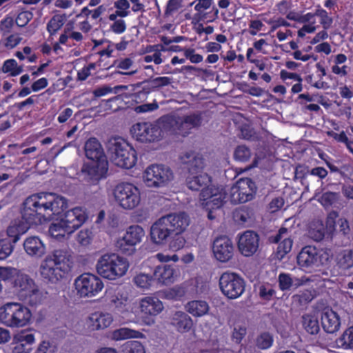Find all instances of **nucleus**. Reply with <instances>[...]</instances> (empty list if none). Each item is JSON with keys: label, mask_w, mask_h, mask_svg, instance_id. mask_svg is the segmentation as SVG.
Masks as SVG:
<instances>
[{"label": "nucleus", "mask_w": 353, "mask_h": 353, "mask_svg": "<svg viewBox=\"0 0 353 353\" xmlns=\"http://www.w3.org/2000/svg\"><path fill=\"white\" fill-rule=\"evenodd\" d=\"M68 208V200L55 193L41 192L31 194L23 202L21 219L28 225H39L61 214Z\"/></svg>", "instance_id": "obj_1"}, {"label": "nucleus", "mask_w": 353, "mask_h": 353, "mask_svg": "<svg viewBox=\"0 0 353 353\" xmlns=\"http://www.w3.org/2000/svg\"><path fill=\"white\" fill-rule=\"evenodd\" d=\"M184 168L188 170L186 177L187 187L192 190L200 192V201H205L214 196V206H223L226 199V194L223 189L212 184V177L203 172L204 159L202 155L194 152H187L181 157Z\"/></svg>", "instance_id": "obj_2"}, {"label": "nucleus", "mask_w": 353, "mask_h": 353, "mask_svg": "<svg viewBox=\"0 0 353 353\" xmlns=\"http://www.w3.org/2000/svg\"><path fill=\"white\" fill-rule=\"evenodd\" d=\"M8 283L13 292L30 306L37 307L44 303L48 292L36 283L28 274L14 268H11Z\"/></svg>", "instance_id": "obj_3"}, {"label": "nucleus", "mask_w": 353, "mask_h": 353, "mask_svg": "<svg viewBox=\"0 0 353 353\" xmlns=\"http://www.w3.org/2000/svg\"><path fill=\"white\" fill-rule=\"evenodd\" d=\"M189 225L185 212L170 213L158 219L150 228V239L156 245H165L174 234L183 233Z\"/></svg>", "instance_id": "obj_4"}, {"label": "nucleus", "mask_w": 353, "mask_h": 353, "mask_svg": "<svg viewBox=\"0 0 353 353\" xmlns=\"http://www.w3.org/2000/svg\"><path fill=\"white\" fill-rule=\"evenodd\" d=\"M71 263V255L68 250H54L41 263V276L46 282L57 283L70 272Z\"/></svg>", "instance_id": "obj_5"}, {"label": "nucleus", "mask_w": 353, "mask_h": 353, "mask_svg": "<svg viewBox=\"0 0 353 353\" xmlns=\"http://www.w3.org/2000/svg\"><path fill=\"white\" fill-rule=\"evenodd\" d=\"M29 308L20 303L9 302L0 307V321L11 328L27 325L31 319Z\"/></svg>", "instance_id": "obj_6"}, {"label": "nucleus", "mask_w": 353, "mask_h": 353, "mask_svg": "<svg viewBox=\"0 0 353 353\" xmlns=\"http://www.w3.org/2000/svg\"><path fill=\"white\" fill-rule=\"evenodd\" d=\"M128 268V260L115 253L102 255L96 265L97 273L109 280H116L123 276L125 274Z\"/></svg>", "instance_id": "obj_7"}, {"label": "nucleus", "mask_w": 353, "mask_h": 353, "mask_svg": "<svg viewBox=\"0 0 353 353\" xmlns=\"http://www.w3.org/2000/svg\"><path fill=\"white\" fill-rule=\"evenodd\" d=\"M110 150L112 161L118 167L130 169L137 161L136 150L123 139L116 141L110 148Z\"/></svg>", "instance_id": "obj_8"}, {"label": "nucleus", "mask_w": 353, "mask_h": 353, "mask_svg": "<svg viewBox=\"0 0 353 353\" xmlns=\"http://www.w3.org/2000/svg\"><path fill=\"white\" fill-rule=\"evenodd\" d=\"M219 286L225 296L230 299H235L244 292L245 283L239 274L228 270L221 274Z\"/></svg>", "instance_id": "obj_9"}, {"label": "nucleus", "mask_w": 353, "mask_h": 353, "mask_svg": "<svg viewBox=\"0 0 353 353\" xmlns=\"http://www.w3.org/2000/svg\"><path fill=\"white\" fill-rule=\"evenodd\" d=\"M114 196L119 205L125 210L135 208L141 201L139 188L130 183H120L114 189Z\"/></svg>", "instance_id": "obj_10"}, {"label": "nucleus", "mask_w": 353, "mask_h": 353, "mask_svg": "<svg viewBox=\"0 0 353 353\" xmlns=\"http://www.w3.org/2000/svg\"><path fill=\"white\" fill-rule=\"evenodd\" d=\"M74 286L81 297H92L102 290L103 283L93 274L83 273L75 279Z\"/></svg>", "instance_id": "obj_11"}, {"label": "nucleus", "mask_w": 353, "mask_h": 353, "mask_svg": "<svg viewBox=\"0 0 353 353\" xmlns=\"http://www.w3.org/2000/svg\"><path fill=\"white\" fill-rule=\"evenodd\" d=\"M173 177L171 169L161 164H152L144 172L143 178L148 187L164 186Z\"/></svg>", "instance_id": "obj_12"}, {"label": "nucleus", "mask_w": 353, "mask_h": 353, "mask_svg": "<svg viewBox=\"0 0 353 353\" xmlns=\"http://www.w3.org/2000/svg\"><path fill=\"white\" fill-rule=\"evenodd\" d=\"M144 235L145 232L142 227L138 225H131L128 228L124 236L117 241L116 247L121 253L131 255L134 252L135 245L141 241Z\"/></svg>", "instance_id": "obj_13"}, {"label": "nucleus", "mask_w": 353, "mask_h": 353, "mask_svg": "<svg viewBox=\"0 0 353 353\" xmlns=\"http://www.w3.org/2000/svg\"><path fill=\"white\" fill-rule=\"evenodd\" d=\"M130 132L132 137L141 143L154 142L162 136L161 127L150 122L137 123L132 125Z\"/></svg>", "instance_id": "obj_14"}, {"label": "nucleus", "mask_w": 353, "mask_h": 353, "mask_svg": "<svg viewBox=\"0 0 353 353\" xmlns=\"http://www.w3.org/2000/svg\"><path fill=\"white\" fill-rule=\"evenodd\" d=\"M108 169L107 160L90 161L83 163L81 172L85 178L92 183H97L106 176Z\"/></svg>", "instance_id": "obj_15"}, {"label": "nucleus", "mask_w": 353, "mask_h": 353, "mask_svg": "<svg viewBox=\"0 0 353 353\" xmlns=\"http://www.w3.org/2000/svg\"><path fill=\"white\" fill-rule=\"evenodd\" d=\"M234 248L232 241L226 236L216 238L212 244L215 259L222 263L228 262L234 255Z\"/></svg>", "instance_id": "obj_16"}, {"label": "nucleus", "mask_w": 353, "mask_h": 353, "mask_svg": "<svg viewBox=\"0 0 353 353\" xmlns=\"http://www.w3.org/2000/svg\"><path fill=\"white\" fill-rule=\"evenodd\" d=\"M160 121L162 128L170 134L185 137L191 133V130L184 123L182 116L166 115L162 117Z\"/></svg>", "instance_id": "obj_17"}, {"label": "nucleus", "mask_w": 353, "mask_h": 353, "mask_svg": "<svg viewBox=\"0 0 353 353\" xmlns=\"http://www.w3.org/2000/svg\"><path fill=\"white\" fill-rule=\"evenodd\" d=\"M254 183L250 178H244L237 182L232 189V201L236 203H245L252 199L254 192Z\"/></svg>", "instance_id": "obj_18"}, {"label": "nucleus", "mask_w": 353, "mask_h": 353, "mask_svg": "<svg viewBox=\"0 0 353 353\" xmlns=\"http://www.w3.org/2000/svg\"><path fill=\"white\" fill-rule=\"evenodd\" d=\"M259 245V236L254 231L244 232L239 239L238 248L245 256H251L256 253Z\"/></svg>", "instance_id": "obj_19"}, {"label": "nucleus", "mask_w": 353, "mask_h": 353, "mask_svg": "<svg viewBox=\"0 0 353 353\" xmlns=\"http://www.w3.org/2000/svg\"><path fill=\"white\" fill-rule=\"evenodd\" d=\"M88 218L85 209L81 207H75L66 211L61 220L68 225L70 231L74 232L85 223Z\"/></svg>", "instance_id": "obj_20"}, {"label": "nucleus", "mask_w": 353, "mask_h": 353, "mask_svg": "<svg viewBox=\"0 0 353 353\" xmlns=\"http://www.w3.org/2000/svg\"><path fill=\"white\" fill-rule=\"evenodd\" d=\"M319 261V250L314 246L306 245L303 247L297 256V263L303 270L318 266Z\"/></svg>", "instance_id": "obj_21"}, {"label": "nucleus", "mask_w": 353, "mask_h": 353, "mask_svg": "<svg viewBox=\"0 0 353 353\" xmlns=\"http://www.w3.org/2000/svg\"><path fill=\"white\" fill-rule=\"evenodd\" d=\"M139 307L145 316H155L163 310V305L157 297L148 296L140 299Z\"/></svg>", "instance_id": "obj_22"}, {"label": "nucleus", "mask_w": 353, "mask_h": 353, "mask_svg": "<svg viewBox=\"0 0 353 353\" xmlns=\"http://www.w3.org/2000/svg\"><path fill=\"white\" fill-rule=\"evenodd\" d=\"M85 157L90 161L107 160L101 143L95 137L88 139L84 145Z\"/></svg>", "instance_id": "obj_23"}, {"label": "nucleus", "mask_w": 353, "mask_h": 353, "mask_svg": "<svg viewBox=\"0 0 353 353\" xmlns=\"http://www.w3.org/2000/svg\"><path fill=\"white\" fill-rule=\"evenodd\" d=\"M112 321L113 318L110 313L96 312L89 316L87 323L90 330H100L108 327Z\"/></svg>", "instance_id": "obj_24"}, {"label": "nucleus", "mask_w": 353, "mask_h": 353, "mask_svg": "<svg viewBox=\"0 0 353 353\" xmlns=\"http://www.w3.org/2000/svg\"><path fill=\"white\" fill-rule=\"evenodd\" d=\"M23 246L26 253L31 257L40 258L46 253L45 244L36 236L26 238Z\"/></svg>", "instance_id": "obj_25"}, {"label": "nucleus", "mask_w": 353, "mask_h": 353, "mask_svg": "<svg viewBox=\"0 0 353 353\" xmlns=\"http://www.w3.org/2000/svg\"><path fill=\"white\" fill-rule=\"evenodd\" d=\"M155 283L158 284L169 285L174 281L176 271L170 265H158L154 272Z\"/></svg>", "instance_id": "obj_26"}, {"label": "nucleus", "mask_w": 353, "mask_h": 353, "mask_svg": "<svg viewBox=\"0 0 353 353\" xmlns=\"http://www.w3.org/2000/svg\"><path fill=\"white\" fill-rule=\"evenodd\" d=\"M321 325L325 332L334 333L340 327V318L332 310H325L321 314Z\"/></svg>", "instance_id": "obj_27"}, {"label": "nucleus", "mask_w": 353, "mask_h": 353, "mask_svg": "<svg viewBox=\"0 0 353 353\" xmlns=\"http://www.w3.org/2000/svg\"><path fill=\"white\" fill-rule=\"evenodd\" d=\"M171 323L181 333L189 332L193 325L191 317L182 311H177L173 314Z\"/></svg>", "instance_id": "obj_28"}, {"label": "nucleus", "mask_w": 353, "mask_h": 353, "mask_svg": "<svg viewBox=\"0 0 353 353\" xmlns=\"http://www.w3.org/2000/svg\"><path fill=\"white\" fill-rule=\"evenodd\" d=\"M30 228L28 224L21 220H14L12 221L8 227L6 232L10 238H12L11 241L14 245L21 238V235L25 234Z\"/></svg>", "instance_id": "obj_29"}, {"label": "nucleus", "mask_w": 353, "mask_h": 353, "mask_svg": "<svg viewBox=\"0 0 353 353\" xmlns=\"http://www.w3.org/2000/svg\"><path fill=\"white\" fill-rule=\"evenodd\" d=\"M233 219L239 225H249L254 219L253 209L248 206L239 207L234 211Z\"/></svg>", "instance_id": "obj_30"}, {"label": "nucleus", "mask_w": 353, "mask_h": 353, "mask_svg": "<svg viewBox=\"0 0 353 353\" xmlns=\"http://www.w3.org/2000/svg\"><path fill=\"white\" fill-rule=\"evenodd\" d=\"M185 310L192 316L200 317L208 312L209 305L205 301L193 300L186 304Z\"/></svg>", "instance_id": "obj_31"}, {"label": "nucleus", "mask_w": 353, "mask_h": 353, "mask_svg": "<svg viewBox=\"0 0 353 353\" xmlns=\"http://www.w3.org/2000/svg\"><path fill=\"white\" fill-rule=\"evenodd\" d=\"M48 232L53 239L59 241H61L65 239L66 236L73 233L72 231H70L68 225L63 223L61 219L58 222L52 223L50 225Z\"/></svg>", "instance_id": "obj_32"}, {"label": "nucleus", "mask_w": 353, "mask_h": 353, "mask_svg": "<svg viewBox=\"0 0 353 353\" xmlns=\"http://www.w3.org/2000/svg\"><path fill=\"white\" fill-rule=\"evenodd\" d=\"M151 92V90L144 81L136 85L135 92L130 95V98L134 103H141L148 99Z\"/></svg>", "instance_id": "obj_33"}, {"label": "nucleus", "mask_w": 353, "mask_h": 353, "mask_svg": "<svg viewBox=\"0 0 353 353\" xmlns=\"http://www.w3.org/2000/svg\"><path fill=\"white\" fill-rule=\"evenodd\" d=\"M302 324L305 330L310 334H316L320 330L319 321L313 315L304 314L302 316Z\"/></svg>", "instance_id": "obj_34"}, {"label": "nucleus", "mask_w": 353, "mask_h": 353, "mask_svg": "<svg viewBox=\"0 0 353 353\" xmlns=\"http://www.w3.org/2000/svg\"><path fill=\"white\" fill-rule=\"evenodd\" d=\"M327 135L336 142L344 144L349 152L353 154V139H350L344 131L337 133L331 130L327 132Z\"/></svg>", "instance_id": "obj_35"}, {"label": "nucleus", "mask_w": 353, "mask_h": 353, "mask_svg": "<svg viewBox=\"0 0 353 353\" xmlns=\"http://www.w3.org/2000/svg\"><path fill=\"white\" fill-rule=\"evenodd\" d=\"M66 20L65 14L54 15L47 24V30L50 35H54L61 29Z\"/></svg>", "instance_id": "obj_36"}, {"label": "nucleus", "mask_w": 353, "mask_h": 353, "mask_svg": "<svg viewBox=\"0 0 353 353\" xmlns=\"http://www.w3.org/2000/svg\"><path fill=\"white\" fill-rule=\"evenodd\" d=\"M141 333L139 331L127 327H121L112 332V338L116 341L125 340L131 338H138Z\"/></svg>", "instance_id": "obj_37"}, {"label": "nucleus", "mask_w": 353, "mask_h": 353, "mask_svg": "<svg viewBox=\"0 0 353 353\" xmlns=\"http://www.w3.org/2000/svg\"><path fill=\"white\" fill-rule=\"evenodd\" d=\"M1 71L3 73H9L12 77H16L23 72V67L18 65L15 59H10L3 62Z\"/></svg>", "instance_id": "obj_38"}, {"label": "nucleus", "mask_w": 353, "mask_h": 353, "mask_svg": "<svg viewBox=\"0 0 353 353\" xmlns=\"http://www.w3.org/2000/svg\"><path fill=\"white\" fill-rule=\"evenodd\" d=\"M14 340L16 343H19L21 347L26 345H32L34 342V335L30 330H21L14 336Z\"/></svg>", "instance_id": "obj_39"}, {"label": "nucleus", "mask_w": 353, "mask_h": 353, "mask_svg": "<svg viewBox=\"0 0 353 353\" xmlns=\"http://www.w3.org/2000/svg\"><path fill=\"white\" fill-rule=\"evenodd\" d=\"M145 81L152 92L170 85L172 83V78L170 77H159Z\"/></svg>", "instance_id": "obj_40"}, {"label": "nucleus", "mask_w": 353, "mask_h": 353, "mask_svg": "<svg viewBox=\"0 0 353 353\" xmlns=\"http://www.w3.org/2000/svg\"><path fill=\"white\" fill-rule=\"evenodd\" d=\"M336 342L345 350L353 349V326L347 328Z\"/></svg>", "instance_id": "obj_41"}, {"label": "nucleus", "mask_w": 353, "mask_h": 353, "mask_svg": "<svg viewBox=\"0 0 353 353\" xmlns=\"http://www.w3.org/2000/svg\"><path fill=\"white\" fill-rule=\"evenodd\" d=\"M293 245V240L290 237H285L279 243L276 256L278 259L282 260L284 256L288 254L291 250Z\"/></svg>", "instance_id": "obj_42"}, {"label": "nucleus", "mask_w": 353, "mask_h": 353, "mask_svg": "<svg viewBox=\"0 0 353 353\" xmlns=\"http://www.w3.org/2000/svg\"><path fill=\"white\" fill-rule=\"evenodd\" d=\"M339 199V194L327 191L323 192L318 199V201L325 208H329L337 203Z\"/></svg>", "instance_id": "obj_43"}, {"label": "nucleus", "mask_w": 353, "mask_h": 353, "mask_svg": "<svg viewBox=\"0 0 353 353\" xmlns=\"http://www.w3.org/2000/svg\"><path fill=\"white\" fill-rule=\"evenodd\" d=\"M134 282L136 285L142 289H148L155 283L154 275L148 274L140 273L134 276Z\"/></svg>", "instance_id": "obj_44"}, {"label": "nucleus", "mask_w": 353, "mask_h": 353, "mask_svg": "<svg viewBox=\"0 0 353 353\" xmlns=\"http://www.w3.org/2000/svg\"><path fill=\"white\" fill-rule=\"evenodd\" d=\"M251 157L250 149L245 145H238L234 152V158L236 161L248 162Z\"/></svg>", "instance_id": "obj_45"}, {"label": "nucleus", "mask_w": 353, "mask_h": 353, "mask_svg": "<svg viewBox=\"0 0 353 353\" xmlns=\"http://www.w3.org/2000/svg\"><path fill=\"white\" fill-rule=\"evenodd\" d=\"M14 245L9 239H0V260H5L13 252Z\"/></svg>", "instance_id": "obj_46"}, {"label": "nucleus", "mask_w": 353, "mask_h": 353, "mask_svg": "<svg viewBox=\"0 0 353 353\" xmlns=\"http://www.w3.org/2000/svg\"><path fill=\"white\" fill-rule=\"evenodd\" d=\"M123 353H145L142 343L137 341H128L122 345Z\"/></svg>", "instance_id": "obj_47"}, {"label": "nucleus", "mask_w": 353, "mask_h": 353, "mask_svg": "<svg viewBox=\"0 0 353 353\" xmlns=\"http://www.w3.org/2000/svg\"><path fill=\"white\" fill-rule=\"evenodd\" d=\"M182 117L184 119V123L188 125L191 130L193 128L199 127L202 123L203 119L201 112L192 113Z\"/></svg>", "instance_id": "obj_48"}, {"label": "nucleus", "mask_w": 353, "mask_h": 353, "mask_svg": "<svg viewBox=\"0 0 353 353\" xmlns=\"http://www.w3.org/2000/svg\"><path fill=\"white\" fill-rule=\"evenodd\" d=\"M273 341L272 334L269 332H263L256 338V344L259 348L265 350L272 345Z\"/></svg>", "instance_id": "obj_49"}, {"label": "nucleus", "mask_w": 353, "mask_h": 353, "mask_svg": "<svg viewBox=\"0 0 353 353\" xmlns=\"http://www.w3.org/2000/svg\"><path fill=\"white\" fill-rule=\"evenodd\" d=\"M278 282L279 289L283 292L290 290L293 285V279L288 273H280L278 276Z\"/></svg>", "instance_id": "obj_50"}, {"label": "nucleus", "mask_w": 353, "mask_h": 353, "mask_svg": "<svg viewBox=\"0 0 353 353\" xmlns=\"http://www.w3.org/2000/svg\"><path fill=\"white\" fill-rule=\"evenodd\" d=\"M315 14L320 17V23L322 25L323 29L327 30L331 27L333 23V19L328 15V13L325 10L321 8H318L316 10Z\"/></svg>", "instance_id": "obj_51"}, {"label": "nucleus", "mask_w": 353, "mask_h": 353, "mask_svg": "<svg viewBox=\"0 0 353 353\" xmlns=\"http://www.w3.org/2000/svg\"><path fill=\"white\" fill-rule=\"evenodd\" d=\"M182 233L173 235L169 240V247L174 251L182 249L185 244V239L181 235Z\"/></svg>", "instance_id": "obj_52"}, {"label": "nucleus", "mask_w": 353, "mask_h": 353, "mask_svg": "<svg viewBox=\"0 0 353 353\" xmlns=\"http://www.w3.org/2000/svg\"><path fill=\"white\" fill-rule=\"evenodd\" d=\"M114 6L116 10L119 12L121 18L126 17L130 13L129 11L130 5L128 0H117L114 3Z\"/></svg>", "instance_id": "obj_53"}, {"label": "nucleus", "mask_w": 353, "mask_h": 353, "mask_svg": "<svg viewBox=\"0 0 353 353\" xmlns=\"http://www.w3.org/2000/svg\"><path fill=\"white\" fill-rule=\"evenodd\" d=\"M33 14L31 11L21 10L17 16L15 23L19 27L26 26L32 19Z\"/></svg>", "instance_id": "obj_54"}, {"label": "nucleus", "mask_w": 353, "mask_h": 353, "mask_svg": "<svg viewBox=\"0 0 353 353\" xmlns=\"http://www.w3.org/2000/svg\"><path fill=\"white\" fill-rule=\"evenodd\" d=\"M213 201L214 196H212L208 199H206L205 201H200L201 205H202L203 208L208 212V218L210 220H213L215 218V216L213 215V210H218L222 207L219 206L217 208H215V206H214V203H215V202Z\"/></svg>", "instance_id": "obj_55"}, {"label": "nucleus", "mask_w": 353, "mask_h": 353, "mask_svg": "<svg viewBox=\"0 0 353 353\" xmlns=\"http://www.w3.org/2000/svg\"><path fill=\"white\" fill-rule=\"evenodd\" d=\"M246 333L247 330L245 327L241 325L235 326L231 336L232 341L236 344H240Z\"/></svg>", "instance_id": "obj_56"}, {"label": "nucleus", "mask_w": 353, "mask_h": 353, "mask_svg": "<svg viewBox=\"0 0 353 353\" xmlns=\"http://www.w3.org/2000/svg\"><path fill=\"white\" fill-rule=\"evenodd\" d=\"M14 20L11 17L6 16L0 21V32L3 36H7L12 31Z\"/></svg>", "instance_id": "obj_57"}, {"label": "nucleus", "mask_w": 353, "mask_h": 353, "mask_svg": "<svg viewBox=\"0 0 353 353\" xmlns=\"http://www.w3.org/2000/svg\"><path fill=\"white\" fill-rule=\"evenodd\" d=\"M275 294V290L269 284L262 285L259 287V296L263 300L270 301Z\"/></svg>", "instance_id": "obj_58"}, {"label": "nucleus", "mask_w": 353, "mask_h": 353, "mask_svg": "<svg viewBox=\"0 0 353 353\" xmlns=\"http://www.w3.org/2000/svg\"><path fill=\"white\" fill-rule=\"evenodd\" d=\"M97 64L90 63L77 72V79L79 81H85L91 74V70H95Z\"/></svg>", "instance_id": "obj_59"}, {"label": "nucleus", "mask_w": 353, "mask_h": 353, "mask_svg": "<svg viewBox=\"0 0 353 353\" xmlns=\"http://www.w3.org/2000/svg\"><path fill=\"white\" fill-rule=\"evenodd\" d=\"M339 217V212L335 210L330 212L326 217L325 225L326 228L332 232L336 230V219Z\"/></svg>", "instance_id": "obj_60"}, {"label": "nucleus", "mask_w": 353, "mask_h": 353, "mask_svg": "<svg viewBox=\"0 0 353 353\" xmlns=\"http://www.w3.org/2000/svg\"><path fill=\"white\" fill-rule=\"evenodd\" d=\"M126 301L127 298H123L119 293L117 294L115 291L109 298V303L117 308H122L123 306L125 305Z\"/></svg>", "instance_id": "obj_61"}, {"label": "nucleus", "mask_w": 353, "mask_h": 353, "mask_svg": "<svg viewBox=\"0 0 353 353\" xmlns=\"http://www.w3.org/2000/svg\"><path fill=\"white\" fill-rule=\"evenodd\" d=\"M184 56L186 59H189L192 63H201L203 57L201 54H196L194 48H185Z\"/></svg>", "instance_id": "obj_62"}, {"label": "nucleus", "mask_w": 353, "mask_h": 353, "mask_svg": "<svg viewBox=\"0 0 353 353\" xmlns=\"http://www.w3.org/2000/svg\"><path fill=\"white\" fill-rule=\"evenodd\" d=\"M110 30L115 34H122L126 30V23L123 19H118L111 24Z\"/></svg>", "instance_id": "obj_63"}, {"label": "nucleus", "mask_w": 353, "mask_h": 353, "mask_svg": "<svg viewBox=\"0 0 353 353\" xmlns=\"http://www.w3.org/2000/svg\"><path fill=\"white\" fill-rule=\"evenodd\" d=\"M182 0H169L166 4L165 14L170 15L181 6Z\"/></svg>", "instance_id": "obj_64"}]
</instances>
